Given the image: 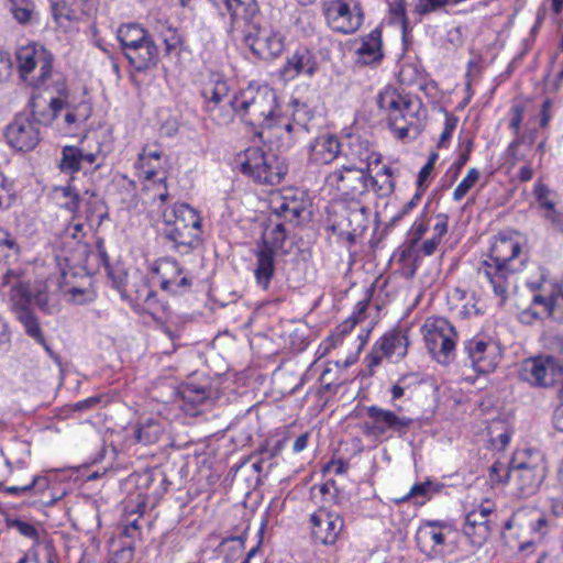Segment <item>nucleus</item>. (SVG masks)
Listing matches in <instances>:
<instances>
[{
  "instance_id": "f257e3e1",
  "label": "nucleus",
  "mask_w": 563,
  "mask_h": 563,
  "mask_svg": "<svg viewBox=\"0 0 563 563\" xmlns=\"http://www.w3.org/2000/svg\"><path fill=\"white\" fill-rule=\"evenodd\" d=\"M526 262L527 255L522 252L519 238L498 235L481 262L477 273L488 282L495 296L504 303L515 283V275L522 271Z\"/></svg>"
},
{
  "instance_id": "f03ea898",
  "label": "nucleus",
  "mask_w": 563,
  "mask_h": 563,
  "mask_svg": "<svg viewBox=\"0 0 563 563\" xmlns=\"http://www.w3.org/2000/svg\"><path fill=\"white\" fill-rule=\"evenodd\" d=\"M0 294L7 298L10 310L21 322L27 335L52 354L38 319L30 308L32 294L25 272L20 267L8 268L0 277Z\"/></svg>"
},
{
  "instance_id": "7ed1b4c3",
  "label": "nucleus",
  "mask_w": 563,
  "mask_h": 563,
  "mask_svg": "<svg viewBox=\"0 0 563 563\" xmlns=\"http://www.w3.org/2000/svg\"><path fill=\"white\" fill-rule=\"evenodd\" d=\"M235 106L240 119L255 129L272 130L282 124L276 93L267 85L250 84L241 89L235 93Z\"/></svg>"
},
{
  "instance_id": "20e7f679",
  "label": "nucleus",
  "mask_w": 563,
  "mask_h": 563,
  "mask_svg": "<svg viewBox=\"0 0 563 563\" xmlns=\"http://www.w3.org/2000/svg\"><path fill=\"white\" fill-rule=\"evenodd\" d=\"M379 163V154L369 152L367 148L360 151L353 161L330 172L325 176V185L345 199H358L368 192V170L372 164Z\"/></svg>"
},
{
  "instance_id": "39448f33",
  "label": "nucleus",
  "mask_w": 563,
  "mask_h": 563,
  "mask_svg": "<svg viewBox=\"0 0 563 563\" xmlns=\"http://www.w3.org/2000/svg\"><path fill=\"white\" fill-rule=\"evenodd\" d=\"M49 90L55 92L56 96H52L49 102L44 108L41 107L37 100L32 102L31 114L35 121L46 125L65 111L63 117L65 125L69 130H77L90 118L91 104L89 102L81 101L78 104L67 102L68 89L63 75L55 76Z\"/></svg>"
},
{
  "instance_id": "423d86ee",
  "label": "nucleus",
  "mask_w": 563,
  "mask_h": 563,
  "mask_svg": "<svg viewBox=\"0 0 563 563\" xmlns=\"http://www.w3.org/2000/svg\"><path fill=\"white\" fill-rule=\"evenodd\" d=\"M512 493L518 498L536 495L543 484L548 465L544 455L534 449L517 450L511 457Z\"/></svg>"
},
{
  "instance_id": "0eeeda50",
  "label": "nucleus",
  "mask_w": 563,
  "mask_h": 563,
  "mask_svg": "<svg viewBox=\"0 0 563 563\" xmlns=\"http://www.w3.org/2000/svg\"><path fill=\"white\" fill-rule=\"evenodd\" d=\"M235 165L243 175L261 185H278L287 173V165L283 158L257 146L239 153Z\"/></svg>"
},
{
  "instance_id": "6e6552de",
  "label": "nucleus",
  "mask_w": 563,
  "mask_h": 563,
  "mask_svg": "<svg viewBox=\"0 0 563 563\" xmlns=\"http://www.w3.org/2000/svg\"><path fill=\"white\" fill-rule=\"evenodd\" d=\"M21 79L34 88L49 90L56 74H53V55L43 45L32 43L16 51Z\"/></svg>"
},
{
  "instance_id": "1a4fd4ad",
  "label": "nucleus",
  "mask_w": 563,
  "mask_h": 563,
  "mask_svg": "<svg viewBox=\"0 0 563 563\" xmlns=\"http://www.w3.org/2000/svg\"><path fill=\"white\" fill-rule=\"evenodd\" d=\"M459 531L446 520H422L416 531L419 550L429 559H443L456 550Z\"/></svg>"
},
{
  "instance_id": "9d476101",
  "label": "nucleus",
  "mask_w": 563,
  "mask_h": 563,
  "mask_svg": "<svg viewBox=\"0 0 563 563\" xmlns=\"http://www.w3.org/2000/svg\"><path fill=\"white\" fill-rule=\"evenodd\" d=\"M378 104L387 112L388 126L398 140L415 139L419 134L418 104L397 93H382Z\"/></svg>"
},
{
  "instance_id": "9b49d317",
  "label": "nucleus",
  "mask_w": 563,
  "mask_h": 563,
  "mask_svg": "<svg viewBox=\"0 0 563 563\" xmlns=\"http://www.w3.org/2000/svg\"><path fill=\"white\" fill-rule=\"evenodd\" d=\"M163 151L157 146L146 145L137 155L134 168L140 178L148 181L144 186L147 194H151L153 203L157 205L158 210L166 203L169 198L166 185V175L162 163Z\"/></svg>"
},
{
  "instance_id": "f8f14e48",
  "label": "nucleus",
  "mask_w": 563,
  "mask_h": 563,
  "mask_svg": "<svg viewBox=\"0 0 563 563\" xmlns=\"http://www.w3.org/2000/svg\"><path fill=\"white\" fill-rule=\"evenodd\" d=\"M428 351L441 364H450L455 358L457 332L442 317H428L421 328Z\"/></svg>"
},
{
  "instance_id": "ddd939ff",
  "label": "nucleus",
  "mask_w": 563,
  "mask_h": 563,
  "mask_svg": "<svg viewBox=\"0 0 563 563\" xmlns=\"http://www.w3.org/2000/svg\"><path fill=\"white\" fill-rule=\"evenodd\" d=\"M399 412L396 409H385L375 405L367 407L368 420L362 426L363 433L373 439H379L388 431L399 435L405 434L413 420L410 417L399 415Z\"/></svg>"
},
{
  "instance_id": "4468645a",
  "label": "nucleus",
  "mask_w": 563,
  "mask_h": 563,
  "mask_svg": "<svg viewBox=\"0 0 563 563\" xmlns=\"http://www.w3.org/2000/svg\"><path fill=\"white\" fill-rule=\"evenodd\" d=\"M322 10L327 24L336 33L353 34L364 22V13L358 3L351 7L344 0H325Z\"/></svg>"
},
{
  "instance_id": "2eb2a0df",
  "label": "nucleus",
  "mask_w": 563,
  "mask_h": 563,
  "mask_svg": "<svg viewBox=\"0 0 563 563\" xmlns=\"http://www.w3.org/2000/svg\"><path fill=\"white\" fill-rule=\"evenodd\" d=\"M80 144L81 146L65 145L62 147L58 163L62 173L73 175L78 173L84 164L100 166L98 159L103 156L101 143L96 140L95 146H91L89 137H86Z\"/></svg>"
},
{
  "instance_id": "dca6fc26",
  "label": "nucleus",
  "mask_w": 563,
  "mask_h": 563,
  "mask_svg": "<svg viewBox=\"0 0 563 563\" xmlns=\"http://www.w3.org/2000/svg\"><path fill=\"white\" fill-rule=\"evenodd\" d=\"M519 374L532 385L547 387L563 374V366L553 356L529 357L521 363Z\"/></svg>"
},
{
  "instance_id": "f3484780",
  "label": "nucleus",
  "mask_w": 563,
  "mask_h": 563,
  "mask_svg": "<svg viewBox=\"0 0 563 563\" xmlns=\"http://www.w3.org/2000/svg\"><path fill=\"white\" fill-rule=\"evenodd\" d=\"M309 522L312 539L323 545H333L344 527V520L339 514L323 507L310 515Z\"/></svg>"
},
{
  "instance_id": "a211bd4d",
  "label": "nucleus",
  "mask_w": 563,
  "mask_h": 563,
  "mask_svg": "<svg viewBox=\"0 0 563 563\" xmlns=\"http://www.w3.org/2000/svg\"><path fill=\"white\" fill-rule=\"evenodd\" d=\"M465 350L472 367L481 374L493 372L501 358L500 346L492 340L473 338L465 343Z\"/></svg>"
},
{
  "instance_id": "6ab92c4d",
  "label": "nucleus",
  "mask_w": 563,
  "mask_h": 563,
  "mask_svg": "<svg viewBox=\"0 0 563 563\" xmlns=\"http://www.w3.org/2000/svg\"><path fill=\"white\" fill-rule=\"evenodd\" d=\"M37 121L29 119L24 115H18L7 126L5 139L8 144L22 152L33 150L40 142V130Z\"/></svg>"
},
{
  "instance_id": "aec40b11",
  "label": "nucleus",
  "mask_w": 563,
  "mask_h": 563,
  "mask_svg": "<svg viewBox=\"0 0 563 563\" xmlns=\"http://www.w3.org/2000/svg\"><path fill=\"white\" fill-rule=\"evenodd\" d=\"M161 214L165 224L163 234L175 252L186 255L199 245L201 241V233H194V230L181 227V224L172 221V217H169L167 208H163L161 210Z\"/></svg>"
},
{
  "instance_id": "412c9836",
  "label": "nucleus",
  "mask_w": 563,
  "mask_h": 563,
  "mask_svg": "<svg viewBox=\"0 0 563 563\" xmlns=\"http://www.w3.org/2000/svg\"><path fill=\"white\" fill-rule=\"evenodd\" d=\"M408 349V338L398 330H391L380 336L374 344L369 366L378 365L384 357L398 362L405 357Z\"/></svg>"
},
{
  "instance_id": "4be33fe9",
  "label": "nucleus",
  "mask_w": 563,
  "mask_h": 563,
  "mask_svg": "<svg viewBox=\"0 0 563 563\" xmlns=\"http://www.w3.org/2000/svg\"><path fill=\"white\" fill-rule=\"evenodd\" d=\"M240 31L252 52L263 59L277 57L285 48V37L280 32L264 30L253 35L251 32H246L244 27Z\"/></svg>"
},
{
  "instance_id": "5701e85b",
  "label": "nucleus",
  "mask_w": 563,
  "mask_h": 563,
  "mask_svg": "<svg viewBox=\"0 0 563 563\" xmlns=\"http://www.w3.org/2000/svg\"><path fill=\"white\" fill-rule=\"evenodd\" d=\"M318 69L319 63L314 53L306 46H299L288 55L280 71L286 79L292 80L300 76L311 78Z\"/></svg>"
},
{
  "instance_id": "b1692460",
  "label": "nucleus",
  "mask_w": 563,
  "mask_h": 563,
  "mask_svg": "<svg viewBox=\"0 0 563 563\" xmlns=\"http://www.w3.org/2000/svg\"><path fill=\"white\" fill-rule=\"evenodd\" d=\"M155 271L161 277V288L163 290L179 294L191 286V280L186 275H183V268L173 258L159 260Z\"/></svg>"
},
{
  "instance_id": "393cba45",
  "label": "nucleus",
  "mask_w": 563,
  "mask_h": 563,
  "mask_svg": "<svg viewBox=\"0 0 563 563\" xmlns=\"http://www.w3.org/2000/svg\"><path fill=\"white\" fill-rule=\"evenodd\" d=\"M534 301L541 302L543 312L558 322H563V277L560 283H543L534 294Z\"/></svg>"
},
{
  "instance_id": "a878e982",
  "label": "nucleus",
  "mask_w": 563,
  "mask_h": 563,
  "mask_svg": "<svg viewBox=\"0 0 563 563\" xmlns=\"http://www.w3.org/2000/svg\"><path fill=\"white\" fill-rule=\"evenodd\" d=\"M530 516L528 527L531 530L533 540H542L554 526V522L545 515L538 514L529 508H520L505 522V529L511 530L515 527H523L522 519Z\"/></svg>"
},
{
  "instance_id": "bb28decb",
  "label": "nucleus",
  "mask_w": 563,
  "mask_h": 563,
  "mask_svg": "<svg viewBox=\"0 0 563 563\" xmlns=\"http://www.w3.org/2000/svg\"><path fill=\"white\" fill-rule=\"evenodd\" d=\"M341 153V143L335 135L322 134L310 145L309 162L314 165H327Z\"/></svg>"
},
{
  "instance_id": "cd10ccee",
  "label": "nucleus",
  "mask_w": 563,
  "mask_h": 563,
  "mask_svg": "<svg viewBox=\"0 0 563 563\" xmlns=\"http://www.w3.org/2000/svg\"><path fill=\"white\" fill-rule=\"evenodd\" d=\"M307 201L305 194L301 191L299 196L288 190L278 200L275 201L274 213L284 218L290 223H298L306 211Z\"/></svg>"
},
{
  "instance_id": "c85d7f7f",
  "label": "nucleus",
  "mask_w": 563,
  "mask_h": 563,
  "mask_svg": "<svg viewBox=\"0 0 563 563\" xmlns=\"http://www.w3.org/2000/svg\"><path fill=\"white\" fill-rule=\"evenodd\" d=\"M223 2L231 16L232 32L249 26L258 10L255 0H223Z\"/></svg>"
},
{
  "instance_id": "c756f323",
  "label": "nucleus",
  "mask_w": 563,
  "mask_h": 563,
  "mask_svg": "<svg viewBox=\"0 0 563 563\" xmlns=\"http://www.w3.org/2000/svg\"><path fill=\"white\" fill-rule=\"evenodd\" d=\"M166 427L167 422L159 417L143 418L133 426V435L136 442L152 445L164 435Z\"/></svg>"
},
{
  "instance_id": "7c9ffc66",
  "label": "nucleus",
  "mask_w": 563,
  "mask_h": 563,
  "mask_svg": "<svg viewBox=\"0 0 563 563\" xmlns=\"http://www.w3.org/2000/svg\"><path fill=\"white\" fill-rule=\"evenodd\" d=\"M382 46V31L376 27L360 38V45L355 52L356 62L363 65L379 62L384 56Z\"/></svg>"
},
{
  "instance_id": "2f4dec72",
  "label": "nucleus",
  "mask_w": 563,
  "mask_h": 563,
  "mask_svg": "<svg viewBox=\"0 0 563 563\" xmlns=\"http://www.w3.org/2000/svg\"><path fill=\"white\" fill-rule=\"evenodd\" d=\"M291 108L292 122H285L283 120L279 126L284 128L289 134L297 132L298 130L309 132L313 126V121L316 119L314 111L306 102L297 99L291 101Z\"/></svg>"
},
{
  "instance_id": "473e14b6",
  "label": "nucleus",
  "mask_w": 563,
  "mask_h": 563,
  "mask_svg": "<svg viewBox=\"0 0 563 563\" xmlns=\"http://www.w3.org/2000/svg\"><path fill=\"white\" fill-rule=\"evenodd\" d=\"M129 63L139 71L148 69L156 65L158 59V47L151 36L135 46L126 56Z\"/></svg>"
},
{
  "instance_id": "72a5a7b5",
  "label": "nucleus",
  "mask_w": 563,
  "mask_h": 563,
  "mask_svg": "<svg viewBox=\"0 0 563 563\" xmlns=\"http://www.w3.org/2000/svg\"><path fill=\"white\" fill-rule=\"evenodd\" d=\"M525 106L521 102H515L509 109L508 126L515 134V139L508 145L507 153L515 161H521L523 157L519 154L518 148L526 142L527 136L521 134V124L523 121Z\"/></svg>"
},
{
  "instance_id": "f704fd0d",
  "label": "nucleus",
  "mask_w": 563,
  "mask_h": 563,
  "mask_svg": "<svg viewBox=\"0 0 563 563\" xmlns=\"http://www.w3.org/2000/svg\"><path fill=\"white\" fill-rule=\"evenodd\" d=\"M201 96L207 106H216L232 98L227 79L219 74H212L202 85Z\"/></svg>"
},
{
  "instance_id": "c9c22d12",
  "label": "nucleus",
  "mask_w": 563,
  "mask_h": 563,
  "mask_svg": "<svg viewBox=\"0 0 563 563\" xmlns=\"http://www.w3.org/2000/svg\"><path fill=\"white\" fill-rule=\"evenodd\" d=\"M463 533L474 547L483 545L490 534L488 519H482L481 515L468 512L463 525Z\"/></svg>"
},
{
  "instance_id": "e433bc0d",
  "label": "nucleus",
  "mask_w": 563,
  "mask_h": 563,
  "mask_svg": "<svg viewBox=\"0 0 563 563\" xmlns=\"http://www.w3.org/2000/svg\"><path fill=\"white\" fill-rule=\"evenodd\" d=\"M148 36V32L137 23L122 24L117 32L125 57Z\"/></svg>"
},
{
  "instance_id": "4c0bfd02",
  "label": "nucleus",
  "mask_w": 563,
  "mask_h": 563,
  "mask_svg": "<svg viewBox=\"0 0 563 563\" xmlns=\"http://www.w3.org/2000/svg\"><path fill=\"white\" fill-rule=\"evenodd\" d=\"M275 273V253L268 249H261L256 253V267L254 276L257 285L267 289Z\"/></svg>"
},
{
  "instance_id": "58836bf2",
  "label": "nucleus",
  "mask_w": 563,
  "mask_h": 563,
  "mask_svg": "<svg viewBox=\"0 0 563 563\" xmlns=\"http://www.w3.org/2000/svg\"><path fill=\"white\" fill-rule=\"evenodd\" d=\"M172 221L181 224V227L194 230L192 232H199L202 234V219L199 212L188 203H175L170 210H168Z\"/></svg>"
},
{
  "instance_id": "ea45409f",
  "label": "nucleus",
  "mask_w": 563,
  "mask_h": 563,
  "mask_svg": "<svg viewBox=\"0 0 563 563\" xmlns=\"http://www.w3.org/2000/svg\"><path fill=\"white\" fill-rule=\"evenodd\" d=\"M395 170L390 166H384L379 172L376 173L375 177L371 176V169L368 170V189L371 188L378 197L389 196L394 189Z\"/></svg>"
},
{
  "instance_id": "a19ab883",
  "label": "nucleus",
  "mask_w": 563,
  "mask_h": 563,
  "mask_svg": "<svg viewBox=\"0 0 563 563\" xmlns=\"http://www.w3.org/2000/svg\"><path fill=\"white\" fill-rule=\"evenodd\" d=\"M207 111L209 112L212 121L219 125L229 124L233 121L235 115L240 118V110L235 106V95L222 103L207 106Z\"/></svg>"
},
{
  "instance_id": "79ce46f5",
  "label": "nucleus",
  "mask_w": 563,
  "mask_h": 563,
  "mask_svg": "<svg viewBox=\"0 0 563 563\" xmlns=\"http://www.w3.org/2000/svg\"><path fill=\"white\" fill-rule=\"evenodd\" d=\"M122 295H126L131 300L135 301V306L143 311L153 312L156 305V294L144 280L136 285L134 296L132 295V289L126 288L122 290Z\"/></svg>"
},
{
  "instance_id": "37998d69",
  "label": "nucleus",
  "mask_w": 563,
  "mask_h": 563,
  "mask_svg": "<svg viewBox=\"0 0 563 563\" xmlns=\"http://www.w3.org/2000/svg\"><path fill=\"white\" fill-rule=\"evenodd\" d=\"M512 481V465L509 463L495 461L487 471V482L490 487L505 486Z\"/></svg>"
},
{
  "instance_id": "c03bdc74",
  "label": "nucleus",
  "mask_w": 563,
  "mask_h": 563,
  "mask_svg": "<svg viewBox=\"0 0 563 563\" xmlns=\"http://www.w3.org/2000/svg\"><path fill=\"white\" fill-rule=\"evenodd\" d=\"M13 19L22 25L30 24L35 15L33 0H8Z\"/></svg>"
},
{
  "instance_id": "a18cd8bd",
  "label": "nucleus",
  "mask_w": 563,
  "mask_h": 563,
  "mask_svg": "<svg viewBox=\"0 0 563 563\" xmlns=\"http://www.w3.org/2000/svg\"><path fill=\"white\" fill-rule=\"evenodd\" d=\"M285 239L286 230L284 224L271 222V224H268L262 233V249H268L272 250V252H274L275 250L280 249L283 246Z\"/></svg>"
},
{
  "instance_id": "49530a36",
  "label": "nucleus",
  "mask_w": 563,
  "mask_h": 563,
  "mask_svg": "<svg viewBox=\"0 0 563 563\" xmlns=\"http://www.w3.org/2000/svg\"><path fill=\"white\" fill-rule=\"evenodd\" d=\"M413 378L412 375H402L398 380L391 385L390 391V405L397 410L402 411L404 406L399 402L401 398L409 396L410 393V380Z\"/></svg>"
},
{
  "instance_id": "de8ad7c7",
  "label": "nucleus",
  "mask_w": 563,
  "mask_h": 563,
  "mask_svg": "<svg viewBox=\"0 0 563 563\" xmlns=\"http://www.w3.org/2000/svg\"><path fill=\"white\" fill-rule=\"evenodd\" d=\"M36 306L47 314H54L59 310V300L56 292H48L46 287L38 289L34 295Z\"/></svg>"
},
{
  "instance_id": "09e8293b",
  "label": "nucleus",
  "mask_w": 563,
  "mask_h": 563,
  "mask_svg": "<svg viewBox=\"0 0 563 563\" xmlns=\"http://www.w3.org/2000/svg\"><path fill=\"white\" fill-rule=\"evenodd\" d=\"M479 170L475 167L470 168L465 177L455 187L452 198L454 201H461L467 192L476 185L479 179Z\"/></svg>"
},
{
  "instance_id": "8fccbe9b",
  "label": "nucleus",
  "mask_w": 563,
  "mask_h": 563,
  "mask_svg": "<svg viewBox=\"0 0 563 563\" xmlns=\"http://www.w3.org/2000/svg\"><path fill=\"white\" fill-rule=\"evenodd\" d=\"M52 15L57 24L76 19V12L70 8L69 0H51Z\"/></svg>"
},
{
  "instance_id": "3c124183",
  "label": "nucleus",
  "mask_w": 563,
  "mask_h": 563,
  "mask_svg": "<svg viewBox=\"0 0 563 563\" xmlns=\"http://www.w3.org/2000/svg\"><path fill=\"white\" fill-rule=\"evenodd\" d=\"M7 527L16 530L21 536L33 541L34 545L40 544V533L34 525L16 518H8Z\"/></svg>"
},
{
  "instance_id": "603ef678",
  "label": "nucleus",
  "mask_w": 563,
  "mask_h": 563,
  "mask_svg": "<svg viewBox=\"0 0 563 563\" xmlns=\"http://www.w3.org/2000/svg\"><path fill=\"white\" fill-rule=\"evenodd\" d=\"M66 201L62 205L63 208L76 214L79 211L80 195L78 190L69 183L66 186L56 189Z\"/></svg>"
},
{
  "instance_id": "864d4df0",
  "label": "nucleus",
  "mask_w": 563,
  "mask_h": 563,
  "mask_svg": "<svg viewBox=\"0 0 563 563\" xmlns=\"http://www.w3.org/2000/svg\"><path fill=\"white\" fill-rule=\"evenodd\" d=\"M544 317H548V314L543 312L542 303L536 302L533 296L531 303L520 311L518 319L523 324H533L534 322L542 320Z\"/></svg>"
},
{
  "instance_id": "5fc2aeb1",
  "label": "nucleus",
  "mask_w": 563,
  "mask_h": 563,
  "mask_svg": "<svg viewBox=\"0 0 563 563\" xmlns=\"http://www.w3.org/2000/svg\"><path fill=\"white\" fill-rule=\"evenodd\" d=\"M461 0H417L412 12L418 15H424L442 9L448 4H456Z\"/></svg>"
},
{
  "instance_id": "6e6d98bb",
  "label": "nucleus",
  "mask_w": 563,
  "mask_h": 563,
  "mask_svg": "<svg viewBox=\"0 0 563 563\" xmlns=\"http://www.w3.org/2000/svg\"><path fill=\"white\" fill-rule=\"evenodd\" d=\"M19 246L12 235L0 228V261H7L11 256L19 254Z\"/></svg>"
},
{
  "instance_id": "4d7b16f0",
  "label": "nucleus",
  "mask_w": 563,
  "mask_h": 563,
  "mask_svg": "<svg viewBox=\"0 0 563 563\" xmlns=\"http://www.w3.org/2000/svg\"><path fill=\"white\" fill-rule=\"evenodd\" d=\"M15 201V195L12 184L7 177L0 173V210H7L11 208Z\"/></svg>"
},
{
  "instance_id": "13d9d810",
  "label": "nucleus",
  "mask_w": 563,
  "mask_h": 563,
  "mask_svg": "<svg viewBox=\"0 0 563 563\" xmlns=\"http://www.w3.org/2000/svg\"><path fill=\"white\" fill-rule=\"evenodd\" d=\"M37 487L41 490L46 489L47 487V481L44 477L35 476L31 481L30 484L23 485V486H7L4 487V492L12 496H21L25 494L26 492L32 490L33 488Z\"/></svg>"
},
{
  "instance_id": "bf43d9fd",
  "label": "nucleus",
  "mask_w": 563,
  "mask_h": 563,
  "mask_svg": "<svg viewBox=\"0 0 563 563\" xmlns=\"http://www.w3.org/2000/svg\"><path fill=\"white\" fill-rule=\"evenodd\" d=\"M368 307V300H361L356 303L355 310L352 316L346 320L343 324V332L350 331L354 328V325L365 318V313Z\"/></svg>"
},
{
  "instance_id": "052dcab7",
  "label": "nucleus",
  "mask_w": 563,
  "mask_h": 563,
  "mask_svg": "<svg viewBox=\"0 0 563 563\" xmlns=\"http://www.w3.org/2000/svg\"><path fill=\"white\" fill-rule=\"evenodd\" d=\"M208 390L203 387H197L195 385H187L183 389V397L187 401L194 404H201L208 398Z\"/></svg>"
},
{
  "instance_id": "680f3d73",
  "label": "nucleus",
  "mask_w": 563,
  "mask_h": 563,
  "mask_svg": "<svg viewBox=\"0 0 563 563\" xmlns=\"http://www.w3.org/2000/svg\"><path fill=\"white\" fill-rule=\"evenodd\" d=\"M542 216L550 223L552 230L563 233V209H556L554 206Z\"/></svg>"
},
{
  "instance_id": "e2e57ef3",
  "label": "nucleus",
  "mask_w": 563,
  "mask_h": 563,
  "mask_svg": "<svg viewBox=\"0 0 563 563\" xmlns=\"http://www.w3.org/2000/svg\"><path fill=\"white\" fill-rule=\"evenodd\" d=\"M70 301L77 305H84L95 300V292L89 288L73 287L69 290Z\"/></svg>"
},
{
  "instance_id": "0e129e2a",
  "label": "nucleus",
  "mask_w": 563,
  "mask_h": 563,
  "mask_svg": "<svg viewBox=\"0 0 563 563\" xmlns=\"http://www.w3.org/2000/svg\"><path fill=\"white\" fill-rule=\"evenodd\" d=\"M457 119L453 117H446L443 131L440 135L438 146L445 147L452 137L453 131L456 128Z\"/></svg>"
},
{
  "instance_id": "69168bd1",
  "label": "nucleus",
  "mask_w": 563,
  "mask_h": 563,
  "mask_svg": "<svg viewBox=\"0 0 563 563\" xmlns=\"http://www.w3.org/2000/svg\"><path fill=\"white\" fill-rule=\"evenodd\" d=\"M163 42L165 44V54L169 55L178 49L180 36L176 30L169 29L167 33L163 35Z\"/></svg>"
},
{
  "instance_id": "338daca9",
  "label": "nucleus",
  "mask_w": 563,
  "mask_h": 563,
  "mask_svg": "<svg viewBox=\"0 0 563 563\" xmlns=\"http://www.w3.org/2000/svg\"><path fill=\"white\" fill-rule=\"evenodd\" d=\"M434 487L432 482H424L413 485L409 493L402 498V500H408L415 497H428L431 489Z\"/></svg>"
},
{
  "instance_id": "774afa93",
  "label": "nucleus",
  "mask_w": 563,
  "mask_h": 563,
  "mask_svg": "<svg viewBox=\"0 0 563 563\" xmlns=\"http://www.w3.org/2000/svg\"><path fill=\"white\" fill-rule=\"evenodd\" d=\"M133 554L134 550L132 547H123L111 554L108 563H131Z\"/></svg>"
}]
</instances>
